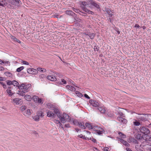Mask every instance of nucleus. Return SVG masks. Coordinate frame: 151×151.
Masks as SVG:
<instances>
[{"mask_svg": "<svg viewBox=\"0 0 151 151\" xmlns=\"http://www.w3.org/2000/svg\"><path fill=\"white\" fill-rule=\"evenodd\" d=\"M90 2V4L91 6H88L90 8H92L93 6L95 8H96L99 9H100V7L99 5V4L96 2V1L93 0H88Z\"/></svg>", "mask_w": 151, "mask_h": 151, "instance_id": "obj_1", "label": "nucleus"}, {"mask_svg": "<svg viewBox=\"0 0 151 151\" xmlns=\"http://www.w3.org/2000/svg\"><path fill=\"white\" fill-rule=\"evenodd\" d=\"M139 130L141 132L143 133V135L147 134L150 133V131L146 127L142 126L140 127Z\"/></svg>", "mask_w": 151, "mask_h": 151, "instance_id": "obj_2", "label": "nucleus"}, {"mask_svg": "<svg viewBox=\"0 0 151 151\" xmlns=\"http://www.w3.org/2000/svg\"><path fill=\"white\" fill-rule=\"evenodd\" d=\"M20 2L21 1L20 0H10V3L12 5L19 7L20 6Z\"/></svg>", "mask_w": 151, "mask_h": 151, "instance_id": "obj_3", "label": "nucleus"}, {"mask_svg": "<svg viewBox=\"0 0 151 151\" xmlns=\"http://www.w3.org/2000/svg\"><path fill=\"white\" fill-rule=\"evenodd\" d=\"M0 6L4 7L7 6L8 5V3H10V0H0Z\"/></svg>", "mask_w": 151, "mask_h": 151, "instance_id": "obj_4", "label": "nucleus"}, {"mask_svg": "<svg viewBox=\"0 0 151 151\" xmlns=\"http://www.w3.org/2000/svg\"><path fill=\"white\" fill-rule=\"evenodd\" d=\"M27 72L28 73L32 74H36L38 73L37 70L32 68L27 69Z\"/></svg>", "mask_w": 151, "mask_h": 151, "instance_id": "obj_5", "label": "nucleus"}, {"mask_svg": "<svg viewBox=\"0 0 151 151\" xmlns=\"http://www.w3.org/2000/svg\"><path fill=\"white\" fill-rule=\"evenodd\" d=\"M104 11L106 12V13L109 15V17H112V18H113V12H111L110 9L108 8H105L104 9Z\"/></svg>", "mask_w": 151, "mask_h": 151, "instance_id": "obj_6", "label": "nucleus"}, {"mask_svg": "<svg viewBox=\"0 0 151 151\" xmlns=\"http://www.w3.org/2000/svg\"><path fill=\"white\" fill-rule=\"evenodd\" d=\"M117 119L119 122L124 124H126L127 122V121L126 119L121 117L118 116Z\"/></svg>", "mask_w": 151, "mask_h": 151, "instance_id": "obj_7", "label": "nucleus"}, {"mask_svg": "<svg viewBox=\"0 0 151 151\" xmlns=\"http://www.w3.org/2000/svg\"><path fill=\"white\" fill-rule=\"evenodd\" d=\"M89 103H91L92 105L94 106L98 107L99 106V103L96 101L91 100H90Z\"/></svg>", "mask_w": 151, "mask_h": 151, "instance_id": "obj_8", "label": "nucleus"}, {"mask_svg": "<svg viewBox=\"0 0 151 151\" xmlns=\"http://www.w3.org/2000/svg\"><path fill=\"white\" fill-rule=\"evenodd\" d=\"M149 134L146 135H143V139L146 141H151V135H149Z\"/></svg>", "mask_w": 151, "mask_h": 151, "instance_id": "obj_9", "label": "nucleus"}, {"mask_svg": "<svg viewBox=\"0 0 151 151\" xmlns=\"http://www.w3.org/2000/svg\"><path fill=\"white\" fill-rule=\"evenodd\" d=\"M139 115H140V116L138 117V118L141 121H145L147 120V119L146 118L145 115L144 114H138Z\"/></svg>", "mask_w": 151, "mask_h": 151, "instance_id": "obj_10", "label": "nucleus"}, {"mask_svg": "<svg viewBox=\"0 0 151 151\" xmlns=\"http://www.w3.org/2000/svg\"><path fill=\"white\" fill-rule=\"evenodd\" d=\"M119 141H120L122 144L124 145L126 147H129L130 146V145L126 141L124 140L123 139L119 138Z\"/></svg>", "mask_w": 151, "mask_h": 151, "instance_id": "obj_11", "label": "nucleus"}, {"mask_svg": "<svg viewBox=\"0 0 151 151\" xmlns=\"http://www.w3.org/2000/svg\"><path fill=\"white\" fill-rule=\"evenodd\" d=\"M32 113L29 109H27L23 113V114L25 116H28L30 115Z\"/></svg>", "mask_w": 151, "mask_h": 151, "instance_id": "obj_12", "label": "nucleus"}, {"mask_svg": "<svg viewBox=\"0 0 151 151\" xmlns=\"http://www.w3.org/2000/svg\"><path fill=\"white\" fill-rule=\"evenodd\" d=\"M13 102L19 105L21 104V99L18 98H16L14 99L13 100Z\"/></svg>", "mask_w": 151, "mask_h": 151, "instance_id": "obj_13", "label": "nucleus"}, {"mask_svg": "<svg viewBox=\"0 0 151 151\" xmlns=\"http://www.w3.org/2000/svg\"><path fill=\"white\" fill-rule=\"evenodd\" d=\"M53 112L55 114H56L57 116L59 118H60L61 117V115L60 114V112L58 109L54 108L53 109Z\"/></svg>", "mask_w": 151, "mask_h": 151, "instance_id": "obj_14", "label": "nucleus"}, {"mask_svg": "<svg viewBox=\"0 0 151 151\" xmlns=\"http://www.w3.org/2000/svg\"><path fill=\"white\" fill-rule=\"evenodd\" d=\"M82 9H83L84 12L88 13L89 14H91L92 15L94 14V13L93 12L87 9L86 8L82 7Z\"/></svg>", "mask_w": 151, "mask_h": 151, "instance_id": "obj_15", "label": "nucleus"}, {"mask_svg": "<svg viewBox=\"0 0 151 151\" xmlns=\"http://www.w3.org/2000/svg\"><path fill=\"white\" fill-rule=\"evenodd\" d=\"M47 116L49 117H52L53 118H55V115L52 112L48 111L47 113Z\"/></svg>", "mask_w": 151, "mask_h": 151, "instance_id": "obj_16", "label": "nucleus"}, {"mask_svg": "<svg viewBox=\"0 0 151 151\" xmlns=\"http://www.w3.org/2000/svg\"><path fill=\"white\" fill-rule=\"evenodd\" d=\"M63 117L65 118V119L69 122L71 121V119L69 118L70 116L67 114L64 113L63 115Z\"/></svg>", "mask_w": 151, "mask_h": 151, "instance_id": "obj_17", "label": "nucleus"}, {"mask_svg": "<svg viewBox=\"0 0 151 151\" xmlns=\"http://www.w3.org/2000/svg\"><path fill=\"white\" fill-rule=\"evenodd\" d=\"M66 87L67 89L71 91H74L76 90V88L75 87L69 85L66 86Z\"/></svg>", "mask_w": 151, "mask_h": 151, "instance_id": "obj_18", "label": "nucleus"}, {"mask_svg": "<svg viewBox=\"0 0 151 151\" xmlns=\"http://www.w3.org/2000/svg\"><path fill=\"white\" fill-rule=\"evenodd\" d=\"M47 78V79L51 81H54L56 79V78L55 76H48Z\"/></svg>", "mask_w": 151, "mask_h": 151, "instance_id": "obj_19", "label": "nucleus"}, {"mask_svg": "<svg viewBox=\"0 0 151 151\" xmlns=\"http://www.w3.org/2000/svg\"><path fill=\"white\" fill-rule=\"evenodd\" d=\"M80 3L81 4V8H82V7H83L84 6V7L86 8L85 6H86L87 5H88L89 4H88L87 2L86 1H81L80 2Z\"/></svg>", "mask_w": 151, "mask_h": 151, "instance_id": "obj_20", "label": "nucleus"}, {"mask_svg": "<svg viewBox=\"0 0 151 151\" xmlns=\"http://www.w3.org/2000/svg\"><path fill=\"white\" fill-rule=\"evenodd\" d=\"M78 126L80 128L82 129H86V127L84 125V123L83 122H79Z\"/></svg>", "mask_w": 151, "mask_h": 151, "instance_id": "obj_21", "label": "nucleus"}, {"mask_svg": "<svg viewBox=\"0 0 151 151\" xmlns=\"http://www.w3.org/2000/svg\"><path fill=\"white\" fill-rule=\"evenodd\" d=\"M143 135L141 136L140 134H136L135 135V138L137 139L141 140L143 139Z\"/></svg>", "mask_w": 151, "mask_h": 151, "instance_id": "obj_22", "label": "nucleus"}, {"mask_svg": "<svg viewBox=\"0 0 151 151\" xmlns=\"http://www.w3.org/2000/svg\"><path fill=\"white\" fill-rule=\"evenodd\" d=\"M129 140L131 142H133L135 144H138L137 141L134 138L130 137L129 138Z\"/></svg>", "mask_w": 151, "mask_h": 151, "instance_id": "obj_23", "label": "nucleus"}, {"mask_svg": "<svg viewBox=\"0 0 151 151\" xmlns=\"http://www.w3.org/2000/svg\"><path fill=\"white\" fill-rule=\"evenodd\" d=\"M37 114L39 116V117H43L44 116L45 114L44 112L42 111H38L37 112Z\"/></svg>", "mask_w": 151, "mask_h": 151, "instance_id": "obj_24", "label": "nucleus"}, {"mask_svg": "<svg viewBox=\"0 0 151 151\" xmlns=\"http://www.w3.org/2000/svg\"><path fill=\"white\" fill-rule=\"evenodd\" d=\"M96 35V34L95 33H91L89 32L88 36L91 40H93Z\"/></svg>", "mask_w": 151, "mask_h": 151, "instance_id": "obj_25", "label": "nucleus"}, {"mask_svg": "<svg viewBox=\"0 0 151 151\" xmlns=\"http://www.w3.org/2000/svg\"><path fill=\"white\" fill-rule=\"evenodd\" d=\"M85 126L86 127L88 128V129L90 130V129H93V127L92 125L91 124L88 123H86L85 124Z\"/></svg>", "mask_w": 151, "mask_h": 151, "instance_id": "obj_26", "label": "nucleus"}, {"mask_svg": "<svg viewBox=\"0 0 151 151\" xmlns=\"http://www.w3.org/2000/svg\"><path fill=\"white\" fill-rule=\"evenodd\" d=\"M25 91H24V90L22 91H18V92L17 93V94H19L20 95L22 96H24L25 94Z\"/></svg>", "mask_w": 151, "mask_h": 151, "instance_id": "obj_27", "label": "nucleus"}, {"mask_svg": "<svg viewBox=\"0 0 151 151\" xmlns=\"http://www.w3.org/2000/svg\"><path fill=\"white\" fill-rule=\"evenodd\" d=\"M24 98L26 100L29 101H31L32 99L31 97L29 95H27L24 96Z\"/></svg>", "mask_w": 151, "mask_h": 151, "instance_id": "obj_28", "label": "nucleus"}, {"mask_svg": "<svg viewBox=\"0 0 151 151\" xmlns=\"http://www.w3.org/2000/svg\"><path fill=\"white\" fill-rule=\"evenodd\" d=\"M93 49L94 51L96 53H97L99 49V47L97 45L94 46Z\"/></svg>", "mask_w": 151, "mask_h": 151, "instance_id": "obj_29", "label": "nucleus"}, {"mask_svg": "<svg viewBox=\"0 0 151 151\" xmlns=\"http://www.w3.org/2000/svg\"><path fill=\"white\" fill-rule=\"evenodd\" d=\"M27 107L24 105H22L20 108V110L23 113L24 111L26 109Z\"/></svg>", "mask_w": 151, "mask_h": 151, "instance_id": "obj_30", "label": "nucleus"}, {"mask_svg": "<svg viewBox=\"0 0 151 151\" xmlns=\"http://www.w3.org/2000/svg\"><path fill=\"white\" fill-rule=\"evenodd\" d=\"M5 75L8 77H12L13 75L11 73L9 72H6L4 73Z\"/></svg>", "mask_w": 151, "mask_h": 151, "instance_id": "obj_31", "label": "nucleus"}, {"mask_svg": "<svg viewBox=\"0 0 151 151\" xmlns=\"http://www.w3.org/2000/svg\"><path fill=\"white\" fill-rule=\"evenodd\" d=\"M19 85V83L17 82V81L14 80L12 81V85H13L14 86H16L17 87H18Z\"/></svg>", "mask_w": 151, "mask_h": 151, "instance_id": "obj_32", "label": "nucleus"}, {"mask_svg": "<svg viewBox=\"0 0 151 151\" xmlns=\"http://www.w3.org/2000/svg\"><path fill=\"white\" fill-rule=\"evenodd\" d=\"M24 86H25V84L23 83L20 85H19V86H18V88L19 90L23 89V90L24 89Z\"/></svg>", "mask_w": 151, "mask_h": 151, "instance_id": "obj_33", "label": "nucleus"}, {"mask_svg": "<svg viewBox=\"0 0 151 151\" xmlns=\"http://www.w3.org/2000/svg\"><path fill=\"white\" fill-rule=\"evenodd\" d=\"M118 134L119 135V136L122 138H126V136L125 134H123L121 132H119Z\"/></svg>", "mask_w": 151, "mask_h": 151, "instance_id": "obj_34", "label": "nucleus"}, {"mask_svg": "<svg viewBox=\"0 0 151 151\" xmlns=\"http://www.w3.org/2000/svg\"><path fill=\"white\" fill-rule=\"evenodd\" d=\"M38 98L39 97L38 96H34L32 97V99L35 102L37 103Z\"/></svg>", "mask_w": 151, "mask_h": 151, "instance_id": "obj_35", "label": "nucleus"}, {"mask_svg": "<svg viewBox=\"0 0 151 151\" xmlns=\"http://www.w3.org/2000/svg\"><path fill=\"white\" fill-rule=\"evenodd\" d=\"M6 91L9 96H12L14 93H12L10 89H7Z\"/></svg>", "mask_w": 151, "mask_h": 151, "instance_id": "obj_36", "label": "nucleus"}, {"mask_svg": "<svg viewBox=\"0 0 151 151\" xmlns=\"http://www.w3.org/2000/svg\"><path fill=\"white\" fill-rule=\"evenodd\" d=\"M37 70L38 71H41V72H45L46 71V69H42V68H40V67L37 68Z\"/></svg>", "mask_w": 151, "mask_h": 151, "instance_id": "obj_37", "label": "nucleus"}, {"mask_svg": "<svg viewBox=\"0 0 151 151\" xmlns=\"http://www.w3.org/2000/svg\"><path fill=\"white\" fill-rule=\"evenodd\" d=\"M75 93L76 95L79 97H81L83 96L82 93L78 91H76Z\"/></svg>", "mask_w": 151, "mask_h": 151, "instance_id": "obj_38", "label": "nucleus"}, {"mask_svg": "<svg viewBox=\"0 0 151 151\" xmlns=\"http://www.w3.org/2000/svg\"><path fill=\"white\" fill-rule=\"evenodd\" d=\"M28 86H29V85H26L25 84V86L24 87V91L26 92H27L29 91L28 88L29 87H28Z\"/></svg>", "mask_w": 151, "mask_h": 151, "instance_id": "obj_39", "label": "nucleus"}, {"mask_svg": "<svg viewBox=\"0 0 151 151\" xmlns=\"http://www.w3.org/2000/svg\"><path fill=\"white\" fill-rule=\"evenodd\" d=\"M72 123L73 124L76 126H78L79 122H78L77 120L74 119Z\"/></svg>", "mask_w": 151, "mask_h": 151, "instance_id": "obj_40", "label": "nucleus"}, {"mask_svg": "<svg viewBox=\"0 0 151 151\" xmlns=\"http://www.w3.org/2000/svg\"><path fill=\"white\" fill-rule=\"evenodd\" d=\"M24 68V67L23 66H21L18 68L16 70L17 71V72H20L21 70H23Z\"/></svg>", "mask_w": 151, "mask_h": 151, "instance_id": "obj_41", "label": "nucleus"}, {"mask_svg": "<svg viewBox=\"0 0 151 151\" xmlns=\"http://www.w3.org/2000/svg\"><path fill=\"white\" fill-rule=\"evenodd\" d=\"M95 132L94 133H96L98 134L99 135H100L102 134L103 131H100L99 130H97L95 131Z\"/></svg>", "mask_w": 151, "mask_h": 151, "instance_id": "obj_42", "label": "nucleus"}, {"mask_svg": "<svg viewBox=\"0 0 151 151\" xmlns=\"http://www.w3.org/2000/svg\"><path fill=\"white\" fill-rule=\"evenodd\" d=\"M12 39L14 41L20 43L21 42L18 39H17L16 37H14L13 36L12 37Z\"/></svg>", "mask_w": 151, "mask_h": 151, "instance_id": "obj_43", "label": "nucleus"}, {"mask_svg": "<svg viewBox=\"0 0 151 151\" xmlns=\"http://www.w3.org/2000/svg\"><path fill=\"white\" fill-rule=\"evenodd\" d=\"M37 103H39V104H42L43 103V101H42V99L39 98Z\"/></svg>", "mask_w": 151, "mask_h": 151, "instance_id": "obj_44", "label": "nucleus"}, {"mask_svg": "<svg viewBox=\"0 0 151 151\" xmlns=\"http://www.w3.org/2000/svg\"><path fill=\"white\" fill-rule=\"evenodd\" d=\"M6 82L8 85L10 86L12 85V81L10 80H7Z\"/></svg>", "mask_w": 151, "mask_h": 151, "instance_id": "obj_45", "label": "nucleus"}, {"mask_svg": "<svg viewBox=\"0 0 151 151\" xmlns=\"http://www.w3.org/2000/svg\"><path fill=\"white\" fill-rule=\"evenodd\" d=\"M73 13L72 11L70 10H66L65 11V13L68 15H72Z\"/></svg>", "mask_w": 151, "mask_h": 151, "instance_id": "obj_46", "label": "nucleus"}, {"mask_svg": "<svg viewBox=\"0 0 151 151\" xmlns=\"http://www.w3.org/2000/svg\"><path fill=\"white\" fill-rule=\"evenodd\" d=\"M54 122L57 124H59L60 126H61V125H62V124L60 123V121L59 120L54 119Z\"/></svg>", "mask_w": 151, "mask_h": 151, "instance_id": "obj_47", "label": "nucleus"}, {"mask_svg": "<svg viewBox=\"0 0 151 151\" xmlns=\"http://www.w3.org/2000/svg\"><path fill=\"white\" fill-rule=\"evenodd\" d=\"M39 118L40 117L37 114L35 116L34 118V119L36 121H38Z\"/></svg>", "mask_w": 151, "mask_h": 151, "instance_id": "obj_48", "label": "nucleus"}, {"mask_svg": "<svg viewBox=\"0 0 151 151\" xmlns=\"http://www.w3.org/2000/svg\"><path fill=\"white\" fill-rule=\"evenodd\" d=\"M88 140L90 139L93 142L95 143L96 142V139H94L93 137L91 138L90 137V138H87Z\"/></svg>", "mask_w": 151, "mask_h": 151, "instance_id": "obj_49", "label": "nucleus"}, {"mask_svg": "<svg viewBox=\"0 0 151 151\" xmlns=\"http://www.w3.org/2000/svg\"><path fill=\"white\" fill-rule=\"evenodd\" d=\"M78 137H79L80 138H82L84 139L87 140V138L84 137L83 135L82 134H81L80 135H78Z\"/></svg>", "mask_w": 151, "mask_h": 151, "instance_id": "obj_50", "label": "nucleus"}, {"mask_svg": "<svg viewBox=\"0 0 151 151\" xmlns=\"http://www.w3.org/2000/svg\"><path fill=\"white\" fill-rule=\"evenodd\" d=\"M133 122L134 125L135 126H138L140 125V123L137 121H135Z\"/></svg>", "mask_w": 151, "mask_h": 151, "instance_id": "obj_51", "label": "nucleus"}, {"mask_svg": "<svg viewBox=\"0 0 151 151\" xmlns=\"http://www.w3.org/2000/svg\"><path fill=\"white\" fill-rule=\"evenodd\" d=\"M65 118H63V117H60V120L61 122L63 123H64L65 122Z\"/></svg>", "mask_w": 151, "mask_h": 151, "instance_id": "obj_52", "label": "nucleus"}, {"mask_svg": "<svg viewBox=\"0 0 151 151\" xmlns=\"http://www.w3.org/2000/svg\"><path fill=\"white\" fill-rule=\"evenodd\" d=\"M46 77V76L44 74H42L40 76V78L41 79H44Z\"/></svg>", "mask_w": 151, "mask_h": 151, "instance_id": "obj_53", "label": "nucleus"}, {"mask_svg": "<svg viewBox=\"0 0 151 151\" xmlns=\"http://www.w3.org/2000/svg\"><path fill=\"white\" fill-rule=\"evenodd\" d=\"M61 81L60 82V83H61V84H66V81L64 79H62Z\"/></svg>", "mask_w": 151, "mask_h": 151, "instance_id": "obj_54", "label": "nucleus"}, {"mask_svg": "<svg viewBox=\"0 0 151 151\" xmlns=\"http://www.w3.org/2000/svg\"><path fill=\"white\" fill-rule=\"evenodd\" d=\"M118 114L120 116V117L123 116V117H125L124 116H123L124 114H123L120 111H119L118 112Z\"/></svg>", "mask_w": 151, "mask_h": 151, "instance_id": "obj_55", "label": "nucleus"}, {"mask_svg": "<svg viewBox=\"0 0 151 151\" xmlns=\"http://www.w3.org/2000/svg\"><path fill=\"white\" fill-rule=\"evenodd\" d=\"M73 10L76 13H78L80 12V11L79 9L76 8H73Z\"/></svg>", "mask_w": 151, "mask_h": 151, "instance_id": "obj_56", "label": "nucleus"}, {"mask_svg": "<svg viewBox=\"0 0 151 151\" xmlns=\"http://www.w3.org/2000/svg\"><path fill=\"white\" fill-rule=\"evenodd\" d=\"M22 63H23V64L26 65H29V63L25 61H22Z\"/></svg>", "mask_w": 151, "mask_h": 151, "instance_id": "obj_57", "label": "nucleus"}, {"mask_svg": "<svg viewBox=\"0 0 151 151\" xmlns=\"http://www.w3.org/2000/svg\"><path fill=\"white\" fill-rule=\"evenodd\" d=\"M65 126L67 128H70V126L69 124H65Z\"/></svg>", "mask_w": 151, "mask_h": 151, "instance_id": "obj_58", "label": "nucleus"}, {"mask_svg": "<svg viewBox=\"0 0 151 151\" xmlns=\"http://www.w3.org/2000/svg\"><path fill=\"white\" fill-rule=\"evenodd\" d=\"M84 96L85 98H86L88 99H89L90 98V97L88 96V95L86 94H84Z\"/></svg>", "mask_w": 151, "mask_h": 151, "instance_id": "obj_59", "label": "nucleus"}, {"mask_svg": "<svg viewBox=\"0 0 151 151\" xmlns=\"http://www.w3.org/2000/svg\"><path fill=\"white\" fill-rule=\"evenodd\" d=\"M107 115L108 116L111 117H112L113 116V115H112V114H111L109 113V114H107Z\"/></svg>", "mask_w": 151, "mask_h": 151, "instance_id": "obj_60", "label": "nucleus"}, {"mask_svg": "<svg viewBox=\"0 0 151 151\" xmlns=\"http://www.w3.org/2000/svg\"><path fill=\"white\" fill-rule=\"evenodd\" d=\"M109 148L107 147H105L104 149V151H108Z\"/></svg>", "mask_w": 151, "mask_h": 151, "instance_id": "obj_61", "label": "nucleus"}, {"mask_svg": "<svg viewBox=\"0 0 151 151\" xmlns=\"http://www.w3.org/2000/svg\"><path fill=\"white\" fill-rule=\"evenodd\" d=\"M111 17H109V19H108V20L111 23H112L111 21L112 20L113 18H111Z\"/></svg>", "mask_w": 151, "mask_h": 151, "instance_id": "obj_62", "label": "nucleus"}, {"mask_svg": "<svg viewBox=\"0 0 151 151\" xmlns=\"http://www.w3.org/2000/svg\"><path fill=\"white\" fill-rule=\"evenodd\" d=\"M105 109L103 108L102 110H101V112L102 113H104L105 112Z\"/></svg>", "mask_w": 151, "mask_h": 151, "instance_id": "obj_63", "label": "nucleus"}, {"mask_svg": "<svg viewBox=\"0 0 151 151\" xmlns=\"http://www.w3.org/2000/svg\"><path fill=\"white\" fill-rule=\"evenodd\" d=\"M126 150L127 151H132L128 147H126Z\"/></svg>", "mask_w": 151, "mask_h": 151, "instance_id": "obj_64", "label": "nucleus"}]
</instances>
